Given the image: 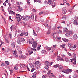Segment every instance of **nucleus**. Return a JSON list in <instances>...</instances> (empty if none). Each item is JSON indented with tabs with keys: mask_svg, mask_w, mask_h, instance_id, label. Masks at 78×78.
<instances>
[{
	"mask_svg": "<svg viewBox=\"0 0 78 78\" xmlns=\"http://www.w3.org/2000/svg\"><path fill=\"white\" fill-rule=\"evenodd\" d=\"M27 3H28V4L29 5H31V4H30V2L29 0H27Z\"/></svg>",
	"mask_w": 78,
	"mask_h": 78,
	"instance_id": "49530a36",
	"label": "nucleus"
},
{
	"mask_svg": "<svg viewBox=\"0 0 78 78\" xmlns=\"http://www.w3.org/2000/svg\"><path fill=\"white\" fill-rule=\"evenodd\" d=\"M36 70L35 68H32L31 69V72H33L34 70Z\"/></svg>",
	"mask_w": 78,
	"mask_h": 78,
	"instance_id": "052dcab7",
	"label": "nucleus"
},
{
	"mask_svg": "<svg viewBox=\"0 0 78 78\" xmlns=\"http://www.w3.org/2000/svg\"><path fill=\"white\" fill-rule=\"evenodd\" d=\"M77 47V46L76 45H75L73 47V48H74V50H75V49L76 48V47Z\"/></svg>",
	"mask_w": 78,
	"mask_h": 78,
	"instance_id": "864d4df0",
	"label": "nucleus"
},
{
	"mask_svg": "<svg viewBox=\"0 0 78 78\" xmlns=\"http://www.w3.org/2000/svg\"><path fill=\"white\" fill-rule=\"evenodd\" d=\"M17 42L18 44H19V45H20V44H21L22 43V41L19 39L18 40Z\"/></svg>",
	"mask_w": 78,
	"mask_h": 78,
	"instance_id": "2eb2a0df",
	"label": "nucleus"
},
{
	"mask_svg": "<svg viewBox=\"0 0 78 78\" xmlns=\"http://www.w3.org/2000/svg\"><path fill=\"white\" fill-rule=\"evenodd\" d=\"M58 34H59L60 33H61V34H62V31H61V30H59L58 33Z\"/></svg>",
	"mask_w": 78,
	"mask_h": 78,
	"instance_id": "0e129e2a",
	"label": "nucleus"
},
{
	"mask_svg": "<svg viewBox=\"0 0 78 78\" xmlns=\"http://www.w3.org/2000/svg\"><path fill=\"white\" fill-rule=\"evenodd\" d=\"M62 12L64 14H65L67 12V10H66V8L65 7L63 8L62 9Z\"/></svg>",
	"mask_w": 78,
	"mask_h": 78,
	"instance_id": "1a4fd4ad",
	"label": "nucleus"
},
{
	"mask_svg": "<svg viewBox=\"0 0 78 78\" xmlns=\"http://www.w3.org/2000/svg\"><path fill=\"white\" fill-rule=\"evenodd\" d=\"M44 26L46 27H48V24H44Z\"/></svg>",
	"mask_w": 78,
	"mask_h": 78,
	"instance_id": "774afa93",
	"label": "nucleus"
},
{
	"mask_svg": "<svg viewBox=\"0 0 78 78\" xmlns=\"http://www.w3.org/2000/svg\"><path fill=\"white\" fill-rule=\"evenodd\" d=\"M63 30L64 32H66V33H67V32H68V29H67V28H64L63 29Z\"/></svg>",
	"mask_w": 78,
	"mask_h": 78,
	"instance_id": "f3484780",
	"label": "nucleus"
},
{
	"mask_svg": "<svg viewBox=\"0 0 78 78\" xmlns=\"http://www.w3.org/2000/svg\"><path fill=\"white\" fill-rule=\"evenodd\" d=\"M15 18L16 20H17L18 22H19V21H20V20L21 19H20V17H15Z\"/></svg>",
	"mask_w": 78,
	"mask_h": 78,
	"instance_id": "4468645a",
	"label": "nucleus"
},
{
	"mask_svg": "<svg viewBox=\"0 0 78 78\" xmlns=\"http://www.w3.org/2000/svg\"><path fill=\"white\" fill-rule=\"evenodd\" d=\"M8 12L9 13V14H15V13L14 12L11 10H9L8 11Z\"/></svg>",
	"mask_w": 78,
	"mask_h": 78,
	"instance_id": "6ab92c4d",
	"label": "nucleus"
},
{
	"mask_svg": "<svg viewBox=\"0 0 78 78\" xmlns=\"http://www.w3.org/2000/svg\"><path fill=\"white\" fill-rule=\"evenodd\" d=\"M71 72H72L71 69H69L64 70L63 71V72L65 73H66V74H69V73H70Z\"/></svg>",
	"mask_w": 78,
	"mask_h": 78,
	"instance_id": "7ed1b4c3",
	"label": "nucleus"
},
{
	"mask_svg": "<svg viewBox=\"0 0 78 78\" xmlns=\"http://www.w3.org/2000/svg\"><path fill=\"white\" fill-rule=\"evenodd\" d=\"M34 64H35V67L36 69H39L41 63L39 61H34L33 62Z\"/></svg>",
	"mask_w": 78,
	"mask_h": 78,
	"instance_id": "f257e3e1",
	"label": "nucleus"
},
{
	"mask_svg": "<svg viewBox=\"0 0 78 78\" xmlns=\"http://www.w3.org/2000/svg\"><path fill=\"white\" fill-rule=\"evenodd\" d=\"M18 52L19 53V54H20V55L22 54V51H18Z\"/></svg>",
	"mask_w": 78,
	"mask_h": 78,
	"instance_id": "e2e57ef3",
	"label": "nucleus"
},
{
	"mask_svg": "<svg viewBox=\"0 0 78 78\" xmlns=\"http://www.w3.org/2000/svg\"><path fill=\"white\" fill-rule=\"evenodd\" d=\"M12 48H14L15 47V45H16V42H12L10 44Z\"/></svg>",
	"mask_w": 78,
	"mask_h": 78,
	"instance_id": "6e6552de",
	"label": "nucleus"
},
{
	"mask_svg": "<svg viewBox=\"0 0 78 78\" xmlns=\"http://www.w3.org/2000/svg\"><path fill=\"white\" fill-rule=\"evenodd\" d=\"M18 9H17V11L19 12H21V11H22V10H23V9H22V7H20V6H18Z\"/></svg>",
	"mask_w": 78,
	"mask_h": 78,
	"instance_id": "9b49d317",
	"label": "nucleus"
},
{
	"mask_svg": "<svg viewBox=\"0 0 78 78\" xmlns=\"http://www.w3.org/2000/svg\"><path fill=\"white\" fill-rule=\"evenodd\" d=\"M46 34H50V30H48V31L47 32Z\"/></svg>",
	"mask_w": 78,
	"mask_h": 78,
	"instance_id": "ea45409f",
	"label": "nucleus"
},
{
	"mask_svg": "<svg viewBox=\"0 0 78 78\" xmlns=\"http://www.w3.org/2000/svg\"><path fill=\"white\" fill-rule=\"evenodd\" d=\"M1 65L3 67H4V66H5V63L2 62L1 63Z\"/></svg>",
	"mask_w": 78,
	"mask_h": 78,
	"instance_id": "2f4dec72",
	"label": "nucleus"
},
{
	"mask_svg": "<svg viewBox=\"0 0 78 78\" xmlns=\"http://www.w3.org/2000/svg\"><path fill=\"white\" fill-rule=\"evenodd\" d=\"M30 18L32 20H33L34 19V15H31Z\"/></svg>",
	"mask_w": 78,
	"mask_h": 78,
	"instance_id": "4be33fe9",
	"label": "nucleus"
},
{
	"mask_svg": "<svg viewBox=\"0 0 78 78\" xmlns=\"http://www.w3.org/2000/svg\"><path fill=\"white\" fill-rule=\"evenodd\" d=\"M73 24H75V25H78V23H77V21L76 20H75L73 23Z\"/></svg>",
	"mask_w": 78,
	"mask_h": 78,
	"instance_id": "bb28decb",
	"label": "nucleus"
},
{
	"mask_svg": "<svg viewBox=\"0 0 78 78\" xmlns=\"http://www.w3.org/2000/svg\"><path fill=\"white\" fill-rule=\"evenodd\" d=\"M37 44L36 41H34L33 42V44H32V46L34 48H36V47H37Z\"/></svg>",
	"mask_w": 78,
	"mask_h": 78,
	"instance_id": "20e7f679",
	"label": "nucleus"
},
{
	"mask_svg": "<svg viewBox=\"0 0 78 78\" xmlns=\"http://www.w3.org/2000/svg\"><path fill=\"white\" fill-rule=\"evenodd\" d=\"M16 16L17 17H21V15L20 14H16Z\"/></svg>",
	"mask_w": 78,
	"mask_h": 78,
	"instance_id": "c03bdc74",
	"label": "nucleus"
},
{
	"mask_svg": "<svg viewBox=\"0 0 78 78\" xmlns=\"http://www.w3.org/2000/svg\"><path fill=\"white\" fill-rule=\"evenodd\" d=\"M65 44H62V45H61L60 46L62 47H63V48H64L65 47Z\"/></svg>",
	"mask_w": 78,
	"mask_h": 78,
	"instance_id": "bf43d9fd",
	"label": "nucleus"
},
{
	"mask_svg": "<svg viewBox=\"0 0 78 78\" xmlns=\"http://www.w3.org/2000/svg\"><path fill=\"white\" fill-rule=\"evenodd\" d=\"M69 48L71 50H73V51H74L75 50V49H74L73 46H71Z\"/></svg>",
	"mask_w": 78,
	"mask_h": 78,
	"instance_id": "a878e982",
	"label": "nucleus"
},
{
	"mask_svg": "<svg viewBox=\"0 0 78 78\" xmlns=\"http://www.w3.org/2000/svg\"><path fill=\"white\" fill-rule=\"evenodd\" d=\"M24 35V33H21L20 34L21 36H22Z\"/></svg>",
	"mask_w": 78,
	"mask_h": 78,
	"instance_id": "680f3d73",
	"label": "nucleus"
},
{
	"mask_svg": "<svg viewBox=\"0 0 78 78\" xmlns=\"http://www.w3.org/2000/svg\"><path fill=\"white\" fill-rule=\"evenodd\" d=\"M51 73V71L50 70H49L48 72L47 75H50Z\"/></svg>",
	"mask_w": 78,
	"mask_h": 78,
	"instance_id": "72a5a7b5",
	"label": "nucleus"
},
{
	"mask_svg": "<svg viewBox=\"0 0 78 78\" xmlns=\"http://www.w3.org/2000/svg\"><path fill=\"white\" fill-rule=\"evenodd\" d=\"M14 69L15 70H18V65H15V66H14Z\"/></svg>",
	"mask_w": 78,
	"mask_h": 78,
	"instance_id": "aec40b11",
	"label": "nucleus"
},
{
	"mask_svg": "<svg viewBox=\"0 0 78 78\" xmlns=\"http://www.w3.org/2000/svg\"><path fill=\"white\" fill-rule=\"evenodd\" d=\"M36 31H37V32H38V31H39V27H37L36 28Z\"/></svg>",
	"mask_w": 78,
	"mask_h": 78,
	"instance_id": "a19ab883",
	"label": "nucleus"
},
{
	"mask_svg": "<svg viewBox=\"0 0 78 78\" xmlns=\"http://www.w3.org/2000/svg\"><path fill=\"white\" fill-rule=\"evenodd\" d=\"M55 77H56L55 75H54L53 73H51V75L49 76L50 78H53Z\"/></svg>",
	"mask_w": 78,
	"mask_h": 78,
	"instance_id": "f8f14e48",
	"label": "nucleus"
},
{
	"mask_svg": "<svg viewBox=\"0 0 78 78\" xmlns=\"http://www.w3.org/2000/svg\"><path fill=\"white\" fill-rule=\"evenodd\" d=\"M48 68H49V67L48 66V65H46L44 67V69H48Z\"/></svg>",
	"mask_w": 78,
	"mask_h": 78,
	"instance_id": "13d9d810",
	"label": "nucleus"
},
{
	"mask_svg": "<svg viewBox=\"0 0 78 78\" xmlns=\"http://www.w3.org/2000/svg\"><path fill=\"white\" fill-rule=\"evenodd\" d=\"M41 53H42V54H45V53H47V51L45 50H42Z\"/></svg>",
	"mask_w": 78,
	"mask_h": 78,
	"instance_id": "a211bd4d",
	"label": "nucleus"
},
{
	"mask_svg": "<svg viewBox=\"0 0 78 78\" xmlns=\"http://www.w3.org/2000/svg\"><path fill=\"white\" fill-rule=\"evenodd\" d=\"M58 66H59L58 64H56L53 66L54 67H55V68H57V67H58Z\"/></svg>",
	"mask_w": 78,
	"mask_h": 78,
	"instance_id": "c85d7f7f",
	"label": "nucleus"
},
{
	"mask_svg": "<svg viewBox=\"0 0 78 78\" xmlns=\"http://www.w3.org/2000/svg\"><path fill=\"white\" fill-rule=\"evenodd\" d=\"M16 48L17 50H19V49H20V48L19 46H16Z\"/></svg>",
	"mask_w": 78,
	"mask_h": 78,
	"instance_id": "338daca9",
	"label": "nucleus"
},
{
	"mask_svg": "<svg viewBox=\"0 0 78 78\" xmlns=\"http://www.w3.org/2000/svg\"><path fill=\"white\" fill-rule=\"evenodd\" d=\"M9 37H10V39H12V34H11V33H9Z\"/></svg>",
	"mask_w": 78,
	"mask_h": 78,
	"instance_id": "e433bc0d",
	"label": "nucleus"
},
{
	"mask_svg": "<svg viewBox=\"0 0 78 78\" xmlns=\"http://www.w3.org/2000/svg\"><path fill=\"white\" fill-rule=\"evenodd\" d=\"M4 38H5V40L8 39V37H7L6 36V35H4Z\"/></svg>",
	"mask_w": 78,
	"mask_h": 78,
	"instance_id": "a18cd8bd",
	"label": "nucleus"
},
{
	"mask_svg": "<svg viewBox=\"0 0 78 78\" xmlns=\"http://www.w3.org/2000/svg\"><path fill=\"white\" fill-rule=\"evenodd\" d=\"M21 41L22 43H23V42L25 41V38H21Z\"/></svg>",
	"mask_w": 78,
	"mask_h": 78,
	"instance_id": "79ce46f5",
	"label": "nucleus"
},
{
	"mask_svg": "<svg viewBox=\"0 0 78 78\" xmlns=\"http://www.w3.org/2000/svg\"><path fill=\"white\" fill-rule=\"evenodd\" d=\"M65 60L66 62H69V58L67 57H65Z\"/></svg>",
	"mask_w": 78,
	"mask_h": 78,
	"instance_id": "393cba45",
	"label": "nucleus"
},
{
	"mask_svg": "<svg viewBox=\"0 0 78 78\" xmlns=\"http://www.w3.org/2000/svg\"><path fill=\"white\" fill-rule=\"evenodd\" d=\"M73 38L74 39H78V36H77V35H74L73 36Z\"/></svg>",
	"mask_w": 78,
	"mask_h": 78,
	"instance_id": "ddd939ff",
	"label": "nucleus"
},
{
	"mask_svg": "<svg viewBox=\"0 0 78 78\" xmlns=\"http://www.w3.org/2000/svg\"><path fill=\"white\" fill-rule=\"evenodd\" d=\"M57 39H58V40H60V39H61V38L60 37H57Z\"/></svg>",
	"mask_w": 78,
	"mask_h": 78,
	"instance_id": "69168bd1",
	"label": "nucleus"
},
{
	"mask_svg": "<svg viewBox=\"0 0 78 78\" xmlns=\"http://www.w3.org/2000/svg\"><path fill=\"white\" fill-rule=\"evenodd\" d=\"M48 3L50 5H51L52 7H55L56 5H53V2L51 0H48Z\"/></svg>",
	"mask_w": 78,
	"mask_h": 78,
	"instance_id": "39448f33",
	"label": "nucleus"
},
{
	"mask_svg": "<svg viewBox=\"0 0 78 78\" xmlns=\"http://www.w3.org/2000/svg\"><path fill=\"white\" fill-rule=\"evenodd\" d=\"M26 57V56L24 55H21V58H22V59H25Z\"/></svg>",
	"mask_w": 78,
	"mask_h": 78,
	"instance_id": "b1692460",
	"label": "nucleus"
},
{
	"mask_svg": "<svg viewBox=\"0 0 78 78\" xmlns=\"http://www.w3.org/2000/svg\"><path fill=\"white\" fill-rule=\"evenodd\" d=\"M58 68L59 71L60 72H61V71H62V72H63V71H64V69H63V67L61 65H60L58 66Z\"/></svg>",
	"mask_w": 78,
	"mask_h": 78,
	"instance_id": "0eeeda50",
	"label": "nucleus"
},
{
	"mask_svg": "<svg viewBox=\"0 0 78 78\" xmlns=\"http://www.w3.org/2000/svg\"><path fill=\"white\" fill-rule=\"evenodd\" d=\"M65 35L66 36H69L70 35V34H69V33H66L65 34Z\"/></svg>",
	"mask_w": 78,
	"mask_h": 78,
	"instance_id": "5fc2aeb1",
	"label": "nucleus"
},
{
	"mask_svg": "<svg viewBox=\"0 0 78 78\" xmlns=\"http://www.w3.org/2000/svg\"><path fill=\"white\" fill-rule=\"evenodd\" d=\"M21 19L23 20H28L30 19V16L28 15H26L24 16H22Z\"/></svg>",
	"mask_w": 78,
	"mask_h": 78,
	"instance_id": "f03ea898",
	"label": "nucleus"
},
{
	"mask_svg": "<svg viewBox=\"0 0 78 78\" xmlns=\"http://www.w3.org/2000/svg\"><path fill=\"white\" fill-rule=\"evenodd\" d=\"M13 28L15 29V30H16V28H17V26H14L13 25Z\"/></svg>",
	"mask_w": 78,
	"mask_h": 78,
	"instance_id": "4d7b16f0",
	"label": "nucleus"
},
{
	"mask_svg": "<svg viewBox=\"0 0 78 78\" xmlns=\"http://www.w3.org/2000/svg\"><path fill=\"white\" fill-rule=\"evenodd\" d=\"M69 48L70 47L72 46V44L70 43H69L68 44Z\"/></svg>",
	"mask_w": 78,
	"mask_h": 78,
	"instance_id": "4c0bfd02",
	"label": "nucleus"
},
{
	"mask_svg": "<svg viewBox=\"0 0 78 78\" xmlns=\"http://www.w3.org/2000/svg\"><path fill=\"white\" fill-rule=\"evenodd\" d=\"M29 65L30 66V67H31L32 68H34V66H33V64L31 63H29Z\"/></svg>",
	"mask_w": 78,
	"mask_h": 78,
	"instance_id": "cd10ccee",
	"label": "nucleus"
},
{
	"mask_svg": "<svg viewBox=\"0 0 78 78\" xmlns=\"http://www.w3.org/2000/svg\"><path fill=\"white\" fill-rule=\"evenodd\" d=\"M44 14V12L43 11H41L39 13V15H41V14Z\"/></svg>",
	"mask_w": 78,
	"mask_h": 78,
	"instance_id": "c9c22d12",
	"label": "nucleus"
},
{
	"mask_svg": "<svg viewBox=\"0 0 78 78\" xmlns=\"http://www.w3.org/2000/svg\"><path fill=\"white\" fill-rule=\"evenodd\" d=\"M56 26H54L53 27V31H55L56 30Z\"/></svg>",
	"mask_w": 78,
	"mask_h": 78,
	"instance_id": "c756f323",
	"label": "nucleus"
},
{
	"mask_svg": "<svg viewBox=\"0 0 78 78\" xmlns=\"http://www.w3.org/2000/svg\"><path fill=\"white\" fill-rule=\"evenodd\" d=\"M17 5H22L23 4V2H18L17 3Z\"/></svg>",
	"mask_w": 78,
	"mask_h": 78,
	"instance_id": "7c9ffc66",
	"label": "nucleus"
},
{
	"mask_svg": "<svg viewBox=\"0 0 78 78\" xmlns=\"http://www.w3.org/2000/svg\"><path fill=\"white\" fill-rule=\"evenodd\" d=\"M37 2L38 3H42V1L41 0H37Z\"/></svg>",
	"mask_w": 78,
	"mask_h": 78,
	"instance_id": "3c124183",
	"label": "nucleus"
},
{
	"mask_svg": "<svg viewBox=\"0 0 78 78\" xmlns=\"http://www.w3.org/2000/svg\"><path fill=\"white\" fill-rule=\"evenodd\" d=\"M17 51H16V50H15L14 51V52L13 54L14 56L16 57V58H17L18 57V55L17 54Z\"/></svg>",
	"mask_w": 78,
	"mask_h": 78,
	"instance_id": "9d476101",
	"label": "nucleus"
},
{
	"mask_svg": "<svg viewBox=\"0 0 78 78\" xmlns=\"http://www.w3.org/2000/svg\"><path fill=\"white\" fill-rule=\"evenodd\" d=\"M73 57H74L75 58H76L75 57H76V54L74 53H73Z\"/></svg>",
	"mask_w": 78,
	"mask_h": 78,
	"instance_id": "37998d69",
	"label": "nucleus"
},
{
	"mask_svg": "<svg viewBox=\"0 0 78 78\" xmlns=\"http://www.w3.org/2000/svg\"><path fill=\"white\" fill-rule=\"evenodd\" d=\"M62 19L64 20V19H66V15H64L62 17Z\"/></svg>",
	"mask_w": 78,
	"mask_h": 78,
	"instance_id": "8fccbe9b",
	"label": "nucleus"
},
{
	"mask_svg": "<svg viewBox=\"0 0 78 78\" xmlns=\"http://www.w3.org/2000/svg\"><path fill=\"white\" fill-rule=\"evenodd\" d=\"M76 59H75L74 60V62H73V64H76Z\"/></svg>",
	"mask_w": 78,
	"mask_h": 78,
	"instance_id": "09e8293b",
	"label": "nucleus"
},
{
	"mask_svg": "<svg viewBox=\"0 0 78 78\" xmlns=\"http://www.w3.org/2000/svg\"><path fill=\"white\" fill-rule=\"evenodd\" d=\"M28 50V52H29V55H31L33 54V51H31V50Z\"/></svg>",
	"mask_w": 78,
	"mask_h": 78,
	"instance_id": "412c9836",
	"label": "nucleus"
},
{
	"mask_svg": "<svg viewBox=\"0 0 78 78\" xmlns=\"http://www.w3.org/2000/svg\"><path fill=\"white\" fill-rule=\"evenodd\" d=\"M10 71V73L11 75L12 73H13V71L12 70H9Z\"/></svg>",
	"mask_w": 78,
	"mask_h": 78,
	"instance_id": "6e6d98bb",
	"label": "nucleus"
},
{
	"mask_svg": "<svg viewBox=\"0 0 78 78\" xmlns=\"http://www.w3.org/2000/svg\"><path fill=\"white\" fill-rule=\"evenodd\" d=\"M13 27H14V25H12L10 27V29L11 31H12V30H13Z\"/></svg>",
	"mask_w": 78,
	"mask_h": 78,
	"instance_id": "58836bf2",
	"label": "nucleus"
},
{
	"mask_svg": "<svg viewBox=\"0 0 78 78\" xmlns=\"http://www.w3.org/2000/svg\"><path fill=\"white\" fill-rule=\"evenodd\" d=\"M53 62H48V61H46L45 62V65H48V66H51L52 65V64H53Z\"/></svg>",
	"mask_w": 78,
	"mask_h": 78,
	"instance_id": "423d86ee",
	"label": "nucleus"
},
{
	"mask_svg": "<svg viewBox=\"0 0 78 78\" xmlns=\"http://www.w3.org/2000/svg\"><path fill=\"white\" fill-rule=\"evenodd\" d=\"M5 63L6 64L8 65L9 64V62H8V61H5Z\"/></svg>",
	"mask_w": 78,
	"mask_h": 78,
	"instance_id": "f704fd0d",
	"label": "nucleus"
},
{
	"mask_svg": "<svg viewBox=\"0 0 78 78\" xmlns=\"http://www.w3.org/2000/svg\"><path fill=\"white\" fill-rule=\"evenodd\" d=\"M57 60L58 61H59L60 60V56H58L57 57Z\"/></svg>",
	"mask_w": 78,
	"mask_h": 78,
	"instance_id": "473e14b6",
	"label": "nucleus"
},
{
	"mask_svg": "<svg viewBox=\"0 0 78 78\" xmlns=\"http://www.w3.org/2000/svg\"><path fill=\"white\" fill-rule=\"evenodd\" d=\"M32 77L33 78H35L36 77V72L33 73Z\"/></svg>",
	"mask_w": 78,
	"mask_h": 78,
	"instance_id": "dca6fc26",
	"label": "nucleus"
},
{
	"mask_svg": "<svg viewBox=\"0 0 78 78\" xmlns=\"http://www.w3.org/2000/svg\"><path fill=\"white\" fill-rule=\"evenodd\" d=\"M25 36H27L28 35V32H26L24 34Z\"/></svg>",
	"mask_w": 78,
	"mask_h": 78,
	"instance_id": "603ef678",
	"label": "nucleus"
},
{
	"mask_svg": "<svg viewBox=\"0 0 78 78\" xmlns=\"http://www.w3.org/2000/svg\"><path fill=\"white\" fill-rule=\"evenodd\" d=\"M2 78H6V74H4V75L3 76V77H2Z\"/></svg>",
	"mask_w": 78,
	"mask_h": 78,
	"instance_id": "de8ad7c7",
	"label": "nucleus"
},
{
	"mask_svg": "<svg viewBox=\"0 0 78 78\" xmlns=\"http://www.w3.org/2000/svg\"><path fill=\"white\" fill-rule=\"evenodd\" d=\"M29 49H30L31 50H35V51H36L37 50L36 49H34V48H30V47H29V48H27V50H29Z\"/></svg>",
	"mask_w": 78,
	"mask_h": 78,
	"instance_id": "5701e85b",
	"label": "nucleus"
}]
</instances>
